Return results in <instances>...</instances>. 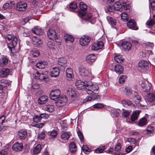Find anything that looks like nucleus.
I'll return each mask as SVG.
<instances>
[{
	"label": "nucleus",
	"instance_id": "4d7b16f0",
	"mask_svg": "<svg viewBox=\"0 0 155 155\" xmlns=\"http://www.w3.org/2000/svg\"><path fill=\"white\" fill-rule=\"evenodd\" d=\"M0 85H4V87H6L8 85V81L4 79L0 81Z\"/></svg>",
	"mask_w": 155,
	"mask_h": 155
},
{
	"label": "nucleus",
	"instance_id": "4be33fe9",
	"mask_svg": "<svg viewBox=\"0 0 155 155\" xmlns=\"http://www.w3.org/2000/svg\"><path fill=\"white\" fill-rule=\"evenodd\" d=\"M67 94L72 97H74L77 95V92L74 89L69 88L67 91Z\"/></svg>",
	"mask_w": 155,
	"mask_h": 155
},
{
	"label": "nucleus",
	"instance_id": "bb28decb",
	"mask_svg": "<svg viewBox=\"0 0 155 155\" xmlns=\"http://www.w3.org/2000/svg\"><path fill=\"white\" fill-rule=\"evenodd\" d=\"M147 120L145 117H143L139 121L138 125L140 127H142L147 124Z\"/></svg>",
	"mask_w": 155,
	"mask_h": 155
},
{
	"label": "nucleus",
	"instance_id": "7ed1b4c3",
	"mask_svg": "<svg viewBox=\"0 0 155 155\" xmlns=\"http://www.w3.org/2000/svg\"><path fill=\"white\" fill-rule=\"evenodd\" d=\"M56 101L55 102L56 105L58 107H61L65 104L67 99L65 96L63 95L58 98Z\"/></svg>",
	"mask_w": 155,
	"mask_h": 155
},
{
	"label": "nucleus",
	"instance_id": "e433bc0d",
	"mask_svg": "<svg viewBox=\"0 0 155 155\" xmlns=\"http://www.w3.org/2000/svg\"><path fill=\"white\" fill-rule=\"evenodd\" d=\"M47 46L51 49H54L55 48V42L53 40L48 41L47 43Z\"/></svg>",
	"mask_w": 155,
	"mask_h": 155
},
{
	"label": "nucleus",
	"instance_id": "6ab92c4d",
	"mask_svg": "<svg viewBox=\"0 0 155 155\" xmlns=\"http://www.w3.org/2000/svg\"><path fill=\"white\" fill-rule=\"evenodd\" d=\"M18 135L19 138L22 139H25L27 135V131L24 130H20L18 133Z\"/></svg>",
	"mask_w": 155,
	"mask_h": 155
},
{
	"label": "nucleus",
	"instance_id": "5fc2aeb1",
	"mask_svg": "<svg viewBox=\"0 0 155 155\" xmlns=\"http://www.w3.org/2000/svg\"><path fill=\"white\" fill-rule=\"evenodd\" d=\"M77 7V4L75 2H72L69 5L70 8L72 9H75Z\"/></svg>",
	"mask_w": 155,
	"mask_h": 155
},
{
	"label": "nucleus",
	"instance_id": "a19ab883",
	"mask_svg": "<svg viewBox=\"0 0 155 155\" xmlns=\"http://www.w3.org/2000/svg\"><path fill=\"white\" fill-rule=\"evenodd\" d=\"M105 149V146H100L95 150V152L97 153H102Z\"/></svg>",
	"mask_w": 155,
	"mask_h": 155
},
{
	"label": "nucleus",
	"instance_id": "7c9ffc66",
	"mask_svg": "<svg viewBox=\"0 0 155 155\" xmlns=\"http://www.w3.org/2000/svg\"><path fill=\"white\" fill-rule=\"evenodd\" d=\"M125 94L128 96L132 97L133 95V91L130 87H127L125 88Z\"/></svg>",
	"mask_w": 155,
	"mask_h": 155
},
{
	"label": "nucleus",
	"instance_id": "774afa93",
	"mask_svg": "<svg viewBox=\"0 0 155 155\" xmlns=\"http://www.w3.org/2000/svg\"><path fill=\"white\" fill-rule=\"evenodd\" d=\"M151 8L153 10L155 11V2L153 1L150 2Z\"/></svg>",
	"mask_w": 155,
	"mask_h": 155
},
{
	"label": "nucleus",
	"instance_id": "f257e3e1",
	"mask_svg": "<svg viewBox=\"0 0 155 155\" xmlns=\"http://www.w3.org/2000/svg\"><path fill=\"white\" fill-rule=\"evenodd\" d=\"M87 84V88H86V91L88 94H90L94 98H95L96 94L99 93V87L96 84H93L92 82L88 81Z\"/></svg>",
	"mask_w": 155,
	"mask_h": 155
},
{
	"label": "nucleus",
	"instance_id": "6e6d98bb",
	"mask_svg": "<svg viewBox=\"0 0 155 155\" xmlns=\"http://www.w3.org/2000/svg\"><path fill=\"white\" fill-rule=\"evenodd\" d=\"M57 135V132L55 130H54L51 131L50 134L49 135L50 137L52 138H54L56 137Z\"/></svg>",
	"mask_w": 155,
	"mask_h": 155
},
{
	"label": "nucleus",
	"instance_id": "473e14b6",
	"mask_svg": "<svg viewBox=\"0 0 155 155\" xmlns=\"http://www.w3.org/2000/svg\"><path fill=\"white\" fill-rule=\"evenodd\" d=\"M70 151L72 153H74L77 150V147L74 142H72L70 143L69 145Z\"/></svg>",
	"mask_w": 155,
	"mask_h": 155
},
{
	"label": "nucleus",
	"instance_id": "9b49d317",
	"mask_svg": "<svg viewBox=\"0 0 155 155\" xmlns=\"http://www.w3.org/2000/svg\"><path fill=\"white\" fill-rule=\"evenodd\" d=\"M127 25L129 28L133 30H137L138 29V27L136 26L135 21L133 19L130 20L128 21Z\"/></svg>",
	"mask_w": 155,
	"mask_h": 155
},
{
	"label": "nucleus",
	"instance_id": "ea45409f",
	"mask_svg": "<svg viewBox=\"0 0 155 155\" xmlns=\"http://www.w3.org/2000/svg\"><path fill=\"white\" fill-rule=\"evenodd\" d=\"M61 137L63 140H67L69 137V134L67 132H64L61 134Z\"/></svg>",
	"mask_w": 155,
	"mask_h": 155
},
{
	"label": "nucleus",
	"instance_id": "6e6552de",
	"mask_svg": "<svg viewBox=\"0 0 155 155\" xmlns=\"http://www.w3.org/2000/svg\"><path fill=\"white\" fill-rule=\"evenodd\" d=\"M141 85L144 91L148 92L152 89V84L147 81H143Z\"/></svg>",
	"mask_w": 155,
	"mask_h": 155
},
{
	"label": "nucleus",
	"instance_id": "37998d69",
	"mask_svg": "<svg viewBox=\"0 0 155 155\" xmlns=\"http://www.w3.org/2000/svg\"><path fill=\"white\" fill-rule=\"evenodd\" d=\"M114 7L117 10L120 11L122 8L121 2H116L114 4Z\"/></svg>",
	"mask_w": 155,
	"mask_h": 155
},
{
	"label": "nucleus",
	"instance_id": "20e7f679",
	"mask_svg": "<svg viewBox=\"0 0 155 155\" xmlns=\"http://www.w3.org/2000/svg\"><path fill=\"white\" fill-rule=\"evenodd\" d=\"M88 81H85L82 82L80 80H77L75 82V84L77 88L79 90H81L85 89L86 91V88H87V84Z\"/></svg>",
	"mask_w": 155,
	"mask_h": 155
},
{
	"label": "nucleus",
	"instance_id": "a878e982",
	"mask_svg": "<svg viewBox=\"0 0 155 155\" xmlns=\"http://www.w3.org/2000/svg\"><path fill=\"white\" fill-rule=\"evenodd\" d=\"M146 99L149 102H153L155 100V95L151 93L148 94L146 96Z\"/></svg>",
	"mask_w": 155,
	"mask_h": 155
},
{
	"label": "nucleus",
	"instance_id": "0eeeda50",
	"mask_svg": "<svg viewBox=\"0 0 155 155\" xmlns=\"http://www.w3.org/2000/svg\"><path fill=\"white\" fill-rule=\"evenodd\" d=\"M149 62L145 60H141L138 63V69L141 71H144L148 67Z\"/></svg>",
	"mask_w": 155,
	"mask_h": 155
},
{
	"label": "nucleus",
	"instance_id": "393cba45",
	"mask_svg": "<svg viewBox=\"0 0 155 155\" xmlns=\"http://www.w3.org/2000/svg\"><path fill=\"white\" fill-rule=\"evenodd\" d=\"M115 71L116 73L120 74L122 73L123 71V66L120 64H117L115 66Z\"/></svg>",
	"mask_w": 155,
	"mask_h": 155
},
{
	"label": "nucleus",
	"instance_id": "052dcab7",
	"mask_svg": "<svg viewBox=\"0 0 155 155\" xmlns=\"http://www.w3.org/2000/svg\"><path fill=\"white\" fill-rule=\"evenodd\" d=\"M121 148V144L118 143L114 149L116 151H119Z\"/></svg>",
	"mask_w": 155,
	"mask_h": 155
},
{
	"label": "nucleus",
	"instance_id": "864d4df0",
	"mask_svg": "<svg viewBox=\"0 0 155 155\" xmlns=\"http://www.w3.org/2000/svg\"><path fill=\"white\" fill-rule=\"evenodd\" d=\"M32 153L33 154H36L39 153V144H37L32 150Z\"/></svg>",
	"mask_w": 155,
	"mask_h": 155
},
{
	"label": "nucleus",
	"instance_id": "9d476101",
	"mask_svg": "<svg viewBox=\"0 0 155 155\" xmlns=\"http://www.w3.org/2000/svg\"><path fill=\"white\" fill-rule=\"evenodd\" d=\"M104 44L102 41L97 42L93 44L91 47L92 50L97 51L102 49L104 47Z\"/></svg>",
	"mask_w": 155,
	"mask_h": 155
},
{
	"label": "nucleus",
	"instance_id": "603ef678",
	"mask_svg": "<svg viewBox=\"0 0 155 155\" xmlns=\"http://www.w3.org/2000/svg\"><path fill=\"white\" fill-rule=\"evenodd\" d=\"M105 10L107 12H112L114 10V7L113 6L108 5L105 7Z\"/></svg>",
	"mask_w": 155,
	"mask_h": 155
},
{
	"label": "nucleus",
	"instance_id": "09e8293b",
	"mask_svg": "<svg viewBox=\"0 0 155 155\" xmlns=\"http://www.w3.org/2000/svg\"><path fill=\"white\" fill-rule=\"evenodd\" d=\"M153 19L151 20L146 23V24L148 25H150L155 23V14L153 15Z\"/></svg>",
	"mask_w": 155,
	"mask_h": 155
},
{
	"label": "nucleus",
	"instance_id": "412c9836",
	"mask_svg": "<svg viewBox=\"0 0 155 155\" xmlns=\"http://www.w3.org/2000/svg\"><path fill=\"white\" fill-rule=\"evenodd\" d=\"M48 72L46 71L39 72V80L41 81L45 80L48 78Z\"/></svg>",
	"mask_w": 155,
	"mask_h": 155
},
{
	"label": "nucleus",
	"instance_id": "aec40b11",
	"mask_svg": "<svg viewBox=\"0 0 155 155\" xmlns=\"http://www.w3.org/2000/svg\"><path fill=\"white\" fill-rule=\"evenodd\" d=\"M59 74V71L58 69L56 67L52 68L51 72V75L52 77H58Z\"/></svg>",
	"mask_w": 155,
	"mask_h": 155
},
{
	"label": "nucleus",
	"instance_id": "2eb2a0df",
	"mask_svg": "<svg viewBox=\"0 0 155 155\" xmlns=\"http://www.w3.org/2000/svg\"><path fill=\"white\" fill-rule=\"evenodd\" d=\"M48 37L50 39L53 40L56 38L57 35L55 30L53 29H50L48 32Z\"/></svg>",
	"mask_w": 155,
	"mask_h": 155
},
{
	"label": "nucleus",
	"instance_id": "b1692460",
	"mask_svg": "<svg viewBox=\"0 0 155 155\" xmlns=\"http://www.w3.org/2000/svg\"><path fill=\"white\" fill-rule=\"evenodd\" d=\"M140 112V111L137 110L133 112L131 117L132 121H134L137 119Z\"/></svg>",
	"mask_w": 155,
	"mask_h": 155
},
{
	"label": "nucleus",
	"instance_id": "3c124183",
	"mask_svg": "<svg viewBox=\"0 0 155 155\" xmlns=\"http://www.w3.org/2000/svg\"><path fill=\"white\" fill-rule=\"evenodd\" d=\"M47 61H41L39 62V69L43 68L47 65Z\"/></svg>",
	"mask_w": 155,
	"mask_h": 155
},
{
	"label": "nucleus",
	"instance_id": "1a4fd4ad",
	"mask_svg": "<svg viewBox=\"0 0 155 155\" xmlns=\"http://www.w3.org/2000/svg\"><path fill=\"white\" fill-rule=\"evenodd\" d=\"M90 41L91 38L89 37L83 36L80 39V44L82 46H86L88 44Z\"/></svg>",
	"mask_w": 155,
	"mask_h": 155
},
{
	"label": "nucleus",
	"instance_id": "cd10ccee",
	"mask_svg": "<svg viewBox=\"0 0 155 155\" xmlns=\"http://www.w3.org/2000/svg\"><path fill=\"white\" fill-rule=\"evenodd\" d=\"M64 38L66 42L70 41L73 42L74 40V38L73 37L68 34H65L64 36Z\"/></svg>",
	"mask_w": 155,
	"mask_h": 155
},
{
	"label": "nucleus",
	"instance_id": "5701e85b",
	"mask_svg": "<svg viewBox=\"0 0 155 155\" xmlns=\"http://www.w3.org/2000/svg\"><path fill=\"white\" fill-rule=\"evenodd\" d=\"M33 122L32 123L31 126L33 127L39 128V116L35 115L33 118Z\"/></svg>",
	"mask_w": 155,
	"mask_h": 155
},
{
	"label": "nucleus",
	"instance_id": "f03ea898",
	"mask_svg": "<svg viewBox=\"0 0 155 155\" xmlns=\"http://www.w3.org/2000/svg\"><path fill=\"white\" fill-rule=\"evenodd\" d=\"M61 94V92L59 89H56L52 91L49 94V97L51 100L56 101L59 97Z\"/></svg>",
	"mask_w": 155,
	"mask_h": 155
},
{
	"label": "nucleus",
	"instance_id": "f3484780",
	"mask_svg": "<svg viewBox=\"0 0 155 155\" xmlns=\"http://www.w3.org/2000/svg\"><path fill=\"white\" fill-rule=\"evenodd\" d=\"M96 56L94 54H91L86 57V61L89 64H91L96 59Z\"/></svg>",
	"mask_w": 155,
	"mask_h": 155
},
{
	"label": "nucleus",
	"instance_id": "4c0bfd02",
	"mask_svg": "<svg viewBox=\"0 0 155 155\" xmlns=\"http://www.w3.org/2000/svg\"><path fill=\"white\" fill-rule=\"evenodd\" d=\"M58 63L59 65L62 66L67 63V60L65 58H59Z\"/></svg>",
	"mask_w": 155,
	"mask_h": 155
},
{
	"label": "nucleus",
	"instance_id": "c9c22d12",
	"mask_svg": "<svg viewBox=\"0 0 155 155\" xmlns=\"http://www.w3.org/2000/svg\"><path fill=\"white\" fill-rule=\"evenodd\" d=\"M14 5L13 2H8L4 5L3 8L5 9L11 8Z\"/></svg>",
	"mask_w": 155,
	"mask_h": 155
},
{
	"label": "nucleus",
	"instance_id": "4468645a",
	"mask_svg": "<svg viewBox=\"0 0 155 155\" xmlns=\"http://www.w3.org/2000/svg\"><path fill=\"white\" fill-rule=\"evenodd\" d=\"M23 147L22 143L16 142L13 145L12 148L14 151L18 152L21 151L23 148Z\"/></svg>",
	"mask_w": 155,
	"mask_h": 155
},
{
	"label": "nucleus",
	"instance_id": "f704fd0d",
	"mask_svg": "<svg viewBox=\"0 0 155 155\" xmlns=\"http://www.w3.org/2000/svg\"><path fill=\"white\" fill-rule=\"evenodd\" d=\"M8 63V59L4 57H2L0 58V65L3 66L6 65Z\"/></svg>",
	"mask_w": 155,
	"mask_h": 155
},
{
	"label": "nucleus",
	"instance_id": "69168bd1",
	"mask_svg": "<svg viewBox=\"0 0 155 155\" xmlns=\"http://www.w3.org/2000/svg\"><path fill=\"white\" fill-rule=\"evenodd\" d=\"M130 113L128 111L125 110L122 113V115L124 117H126L129 115Z\"/></svg>",
	"mask_w": 155,
	"mask_h": 155
},
{
	"label": "nucleus",
	"instance_id": "c03bdc74",
	"mask_svg": "<svg viewBox=\"0 0 155 155\" xmlns=\"http://www.w3.org/2000/svg\"><path fill=\"white\" fill-rule=\"evenodd\" d=\"M79 7L80 9L83 11H86L87 8L86 5L83 2H81L79 4Z\"/></svg>",
	"mask_w": 155,
	"mask_h": 155
},
{
	"label": "nucleus",
	"instance_id": "c756f323",
	"mask_svg": "<svg viewBox=\"0 0 155 155\" xmlns=\"http://www.w3.org/2000/svg\"><path fill=\"white\" fill-rule=\"evenodd\" d=\"M44 109L49 112H52L54 110V106L52 104H48L45 106Z\"/></svg>",
	"mask_w": 155,
	"mask_h": 155
},
{
	"label": "nucleus",
	"instance_id": "a18cd8bd",
	"mask_svg": "<svg viewBox=\"0 0 155 155\" xmlns=\"http://www.w3.org/2000/svg\"><path fill=\"white\" fill-rule=\"evenodd\" d=\"M31 16L26 17L23 18L22 19L21 23L23 25H25L28 22L29 20L31 19Z\"/></svg>",
	"mask_w": 155,
	"mask_h": 155
},
{
	"label": "nucleus",
	"instance_id": "72a5a7b5",
	"mask_svg": "<svg viewBox=\"0 0 155 155\" xmlns=\"http://www.w3.org/2000/svg\"><path fill=\"white\" fill-rule=\"evenodd\" d=\"M114 59L116 62L121 63L123 62L124 58L122 55H118L114 57Z\"/></svg>",
	"mask_w": 155,
	"mask_h": 155
},
{
	"label": "nucleus",
	"instance_id": "e2e57ef3",
	"mask_svg": "<svg viewBox=\"0 0 155 155\" xmlns=\"http://www.w3.org/2000/svg\"><path fill=\"white\" fill-rule=\"evenodd\" d=\"M94 107L97 108H101L104 107L103 104H101L97 103L94 105Z\"/></svg>",
	"mask_w": 155,
	"mask_h": 155
},
{
	"label": "nucleus",
	"instance_id": "58836bf2",
	"mask_svg": "<svg viewBox=\"0 0 155 155\" xmlns=\"http://www.w3.org/2000/svg\"><path fill=\"white\" fill-rule=\"evenodd\" d=\"M141 97L140 95L137 94L134 96L132 98V100L137 103H139L141 100Z\"/></svg>",
	"mask_w": 155,
	"mask_h": 155
},
{
	"label": "nucleus",
	"instance_id": "39448f33",
	"mask_svg": "<svg viewBox=\"0 0 155 155\" xmlns=\"http://www.w3.org/2000/svg\"><path fill=\"white\" fill-rule=\"evenodd\" d=\"M79 73L81 76L84 77H91V73L88 72L86 68L84 67H81L79 68Z\"/></svg>",
	"mask_w": 155,
	"mask_h": 155
},
{
	"label": "nucleus",
	"instance_id": "ddd939ff",
	"mask_svg": "<svg viewBox=\"0 0 155 155\" xmlns=\"http://www.w3.org/2000/svg\"><path fill=\"white\" fill-rule=\"evenodd\" d=\"M67 79L68 81L71 80L74 78V74L72 69L70 68L67 69L66 71Z\"/></svg>",
	"mask_w": 155,
	"mask_h": 155
},
{
	"label": "nucleus",
	"instance_id": "13d9d810",
	"mask_svg": "<svg viewBox=\"0 0 155 155\" xmlns=\"http://www.w3.org/2000/svg\"><path fill=\"white\" fill-rule=\"evenodd\" d=\"M32 32L38 35L39 33V29L38 27L37 26H35L33 28H32Z\"/></svg>",
	"mask_w": 155,
	"mask_h": 155
},
{
	"label": "nucleus",
	"instance_id": "79ce46f5",
	"mask_svg": "<svg viewBox=\"0 0 155 155\" xmlns=\"http://www.w3.org/2000/svg\"><path fill=\"white\" fill-rule=\"evenodd\" d=\"M154 127L153 126H149L147 129V133L148 134H153L154 132Z\"/></svg>",
	"mask_w": 155,
	"mask_h": 155
},
{
	"label": "nucleus",
	"instance_id": "c85d7f7f",
	"mask_svg": "<svg viewBox=\"0 0 155 155\" xmlns=\"http://www.w3.org/2000/svg\"><path fill=\"white\" fill-rule=\"evenodd\" d=\"M48 97L45 95L41 96L39 97V104H45L48 101Z\"/></svg>",
	"mask_w": 155,
	"mask_h": 155
},
{
	"label": "nucleus",
	"instance_id": "0e129e2a",
	"mask_svg": "<svg viewBox=\"0 0 155 155\" xmlns=\"http://www.w3.org/2000/svg\"><path fill=\"white\" fill-rule=\"evenodd\" d=\"M91 18L92 15L90 14L86 15V16H84L83 17V18L85 20L87 21L90 19Z\"/></svg>",
	"mask_w": 155,
	"mask_h": 155
},
{
	"label": "nucleus",
	"instance_id": "bf43d9fd",
	"mask_svg": "<svg viewBox=\"0 0 155 155\" xmlns=\"http://www.w3.org/2000/svg\"><path fill=\"white\" fill-rule=\"evenodd\" d=\"M48 115L45 113L40 114L39 115V120L42 118L46 119L47 118Z\"/></svg>",
	"mask_w": 155,
	"mask_h": 155
},
{
	"label": "nucleus",
	"instance_id": "2f4dec72",
	"mask_svg": "<svg viewBox=\"0 0 155 155\" xmlns=\"http://www.w3.org/2000/svg\"><path fill=\"white\" fill-rule=\"evenodd\" d=\"M107 20L109 23L112 26L116 25V21L115 18L109 16H107Z\"/></svg>",
	"mask_w": 155,
	"mask_h": 155
},
{
	"label": "nucleus",
	"instance_id": "de8ad7c7",
	"mask_svg": "<svg viewBox=\"0 0 155 155\" xmlns=\"http://www.w3.org/2000/svg\"><path fill=\"white\" fill-rule=\"evenodd\" d=\"M121 18L124 21H127L128 19V16L127 14L125 12H123L121 15Z\"/></svg>",
	"mask_w": 155,
	"mask_h": 155
},
{
	"label": "nucleus",
	"instance_id": "f8f14e48",
	"mask_svg": "<svg viewBox=\"0 0 155 155\" xmlns=\"http://www.w3.org/2000/svg\"><path fill=\"white\" fill-rule=\"evenodd\" d=\"M27 6L26 3L24 2H21L17 4V9L19 11H23L26 9Z\"/></svg>",
	"mask_w": 155,
	"mask_h": 155
},
{
	"label": "nucleus",
	"instance_id": "dca6fc26",
	"mask_svg": "<svg viewBox=\"0 0 155 155\" xmlns=\"http://www.w3.org/2000/svg\"><path fill=\"white\" fill-rule=\"evenodd\" d=\"M123 48L126 51H129L131 50L132 47L131 44L127 41H124L122 44Z\"/></svg>",
	"mask_w": 155,
	"mask_h": 155
},
{
	"label": "nucleus",
	"instance_id": "680f3d73",
	"mask_svg": "<svg viewBox=\"0 0 155 155\" xmlns=\"http://www.w3.org/2000/svg\"><path fill=\"white\" fill-rule=\"evenodd\" d=\"M78 135L81 141L84 140V137L82 133L80 131L77 132Z\"/></svg>",
	"mask_w": 155,
	"mask_h": 155
},
{
	"label": "nucleus",
	"instance_id": "338daca9",
	"mask_svg": "<svg viewBox=\"0 0 155 155\" xmlns=\"http://www.w3.org/2000/svg\"><path fill=\"white\" fill-rule=\"evenodd\" d=\"M112 113L113 115V117H117L119 115V113L116 110H114L113 111H112Z\"/></svg>",
	"mask_w": 155,
	"mask_h": 155
},
{
	"label": "nucleus",
	"instance_id": "8fccbe9b",
	"mask_svg": "<svg viewBox=\"0 0 155 155\" xmlns=\"http://www.w3.org/2000/svg\"><path fill=\"white\" fill-rule=\"evenodd\" d=\"M127 77L126 75H122L120 76L119 79V82L120 84L124 83L126 80Z\"/></svg>",
	"mask_w": 155,
	"mask_h": 155
},
{
	"label": "nucleus",
	"instance_id": "a211bd4d",
	"mask_svg": "<svg viewBox=\"0 0 155 155\" xmlns=\"http://www.w3.org/2000/svg\"><path fill=\"white\" fill-rule=\"evenodd\" d=\"M10 72V70L8 68H3L0 71V77H4L8 76Z\"/></svg>",
	"mask_w": 155,
	"mask_h": 155
},
{
	"label": "nucleus",
	"instance_id": "423d86ee",
	"mask_svg": "<svg viewBox=\"0 0 155 155\" xmlns=\"http://www.w3.org/2000/svg\"><path fill=\"white\" fill-rule=\"evenodd\" d=\"M18 38L17 36H14L13 38L12 43H8L7 44L8 48L11 51V52H12V51L15 49V47L16 46L18 43Z\"/></svg>",
	"mask_w": 155,
	"mask_h": 155
},
{
	"label": "nucleus",
	"instance_id": "49530a36",
	"mask_svg": "<svg viewBox=\"0 0 155 155\" xmlns=\"http://www.w3.org/2000/svg\"><path fill=\"white\" fill-rule=\"evenodd\" d=\"M32 40L34 45H36V46H39V39L38 37L35 36H33Z\"/></svg>",
	"mask_w": 155,
	"mask_h": 155
}]
</instances>
